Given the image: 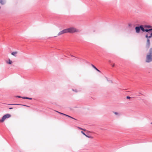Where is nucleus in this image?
<instances>
[{"mask_svg": "<svg viewBox=\"0 0 152 152\" xmlns=\"http://www.w3.org/2000/svg\"><path fill=\"white\" fill-rule=\"evenodd\" d=\"M152 61V49H150L148 54L147 55L146 62L149 63Z\"/></svg>", "mask_w": 152, "mask_h": 152, "instance_id": "nucleus-1", "label": "nucleus"}, {"mask_svg": "<svg viewBox=\"0 0 152 152\" xmlns=\"http://www.w3.org/2000/svg\"><path fill=\"white\" fill-rule=\"evenodd\" d=\"M66 29L68 33H72L75 32H79L80 31L78 29L73 27H71Z\"/></svg>", "mask_w": 152, "mask_h": 152, "instance_id": "nucleus-2", "label": "nucleus"}, {"mask_svg": "<svg viewBox=\"0 0 152 152\" xmlns=\"http://www.w3.org/2000/svg\"><path fill=\"white\" fill-rule=\"evenodd\" d=\"M11 116V115L9 114H7L4 115L2 118V119L0 120V122H3L6 118H10Z\"/></svg>", "mask_w": 152, "mask_h": 152, "instance_id": "nucleus-3", "label": "nucleus"}, {"mask_svg": "<svg viewBox=\"0 0 152 152\" xmlns=\"http://www.w3.org/2000/svg\"><path fill=\"white\" fill-rule=\"evenodd\" d=\"M68 33L67 29L63 30L62 31H60L58 34V35H60L64 33Z\"/></svg>", "mask_w": 152, "mask_h": 152, "instance_id": "nucleus-4", "label": "nucleus"}, {"mask_svg": "<svg viewBox=\"0 0 152 152\" xmlns=\"http://www.w3.org/2000/svg\"><path fill=\"white\" fill-rule=\"evenodd\" d=\"M150 44V40L149 39H147V42L146 43V47L147 48H149Z\"/></svg>", "mask_w": 152, "mask_h": 152, "instance_id": "nucleus-5", "label": "nucleus"}, {"mask_svg": "<svg viewBox=\"0 0 152 152\" xmlns=\"http://www.w3.org/2000/svg\"><path fill=\"white\" fill-rule=\"evenodd\" d=\"M136 31L137 33H139L140 30V27L137 26L135 27Z\"/></svg>", "mask_w": 152, "mask_h": 152, "instance_id": "nucleus-6", "label": "nucleus"}, {"mask_svg": "<svg viewBox=\"0 0 152 152\" xmlns=\"http://www.w3.org/2000/svg\"><path fill=\"white\" fill-rule=\"evenodd\" d=\"M18 53V52L17 51H14L12 52L11 54L13 56L15 57H16Z\"/></svg>", "mask_w": 152, "mask_h": 152, "instance_id": "nucleus-7", "label": "nucleus"}, {"mask_svg": "<svg viewBox=\"0 0 152 152\" xmlns=\"http://www.w3.org/2000/svg\"><path fill=\"white\" fill-rule=\"evenodd\" d=\"M63 115H65V116H66L68 117H69V118H72V119H73L76 120V119L75 118H73L71 116H69V115H66V114H65L64 113H63Z\"/></svg>", "mask_w": 152, "mask_h": 152, "instance_id": "nucleus-8", "label": "nucleus"}, {"mask_svg": "<svg viewBox=\"0 0 152 152\" xmlns=\"http://www.w3.org/2000/svg\"><path fill=\"white\" fill-rule=\"evenodd\" d=\"M91 66L93 67L94 69H95L96 71H98L99 72H100V71L94 65L92 64H91Z\"/></svg>", "mask_w": 152, "mask_h": 152, "instance_id": "nucleus-9", "label": "nucleus"}, {"mask_svg": "<svg viewBox=\"0 0 152 152\" xmlns=\"http://www.w3.org/2000/svg\"><path fill=\"white\" fill-rule=\"evenodd\" d=\"M22 98H23V99H30V100H31L32 99V98H29V97H25V96L23 97H22Z\"/></svg>", "mask_w": 152, "mask_h": 152, "instance_id": "nucleus-10", "label": "nucleus"}, {"mask_svg": "<svg viewBox=\"0 0 152 152\" xmlns=\"http://www.w3.org/2000/svg\"><path fill=\"white\" fill-rule=\"evenodd\" d=\"M0 3L1 4H4L5 3V1L4 0H0Z\"/></svg>", "mask_w": 152, "mask_h": 152, "instance_id": "nucleus-11", "label": "nucleus"}, {"mask_svg": "<svg viewBox=\"0 0 152 152\" xmlns=\"http://www.w3.org/2000/svg\"><path fill=\"white\" fill-rule=\"evenodd\" d=\"M140 30H141L142 31L144 32L145 31V30L142 26H140Z\"/></svg>", "mask_w": 152, "mask_h": 152, "instance_id": "nucleus-12", "label": "nucleus"}, {"mask_svg": "<svg viewBox=\"0 0 152 152\" xmlns=\"http://www.w3.org/2000/svg\"><path fill=\"white\" fill-rule=\"evenodd\" d=\"M7 63L9 64H11L12 63V61L10 59H9L8 61H7Z\"/></svg>", "mask_w": 152, "mask_h": 152, "instance_id": "nucleus-13", "label": "nucleus"}, {"mask_svg": "<svg viewBox=\"0 0 152 152\" xmlns=\"http://www.w3.org/2000/svg\"><path fill=\"white\" fill-rule=\"evenodd\" d=\"M113 113L116 115H117L118 116H119L120 115V114L117 112H113Z\"/></svg>", "mask_w": 152, "mask_h": 152, "instance_id": "nucleus-14", "label": "nucleus"}, {"mask_svg": "<svg viewBox=\"0 0 152 152\" xmlns=\"http://www.w3.org/2000/svg\"><path fill=\"white\" fill-rule=\"evenodd\" d=\"M152 30V28L149 29H146L145 30V31L146 32H148L149 31H151Z\"/></svg>", "mask_w": 152, "mask_h": 152, "instance_id": "nucleus-15", "label": "nucleus"}, {"mask_svg": "<svg viewBox=\"0 0 152 152\" xmlns=\"http://www.w3.org/2000/svg\"><path fill=\"white\" fill-rule=\"evenodd\" d=\"M105 77L106 79L107 80V81L110 82H111V83H112V80H109L108 78L107 77Z\"/></svg>", "mask_w": 152, "mask_h": 152, "instance_id": "nucleus-16", "label": "nucleus"}, {"mask_svg": "<svg viewBox=\"0 0 152 152\" xmlns=\"http://www.w3.org/2000/svg\"><path fill=\"white\" fill-rule=\"evenodd\" d=\"M86 137L89 138H91V139L93 138V137L91 136H88V135H86Z\"/></svg>", "mask_w": 152, "mask_h": 152, "instance_id": "nucleus-17", "label": "nucleus"}, {"mask_svg": "<svg viewBox=\"0 0 152 152\" xmlns=\"http://www.w3.org/2000/svg\"><path fill=\"white\" fill-rule=\"evenodd\" d=\"M72 90L75 92H78V91L76 89H72Z\"/></svg>", "mask_w": 152, "mask_h": 152, "instance_id": "nucleus-18", "label": "nucleus"}, {"mask_svg": "<svg viewBox=\"0 0 152 152\" xmlns=\"http://www.w3.org/2000/svg\"><path fill=\"white\" fill-rule=\"evenodd\" d=\"M13 105H23L26 107H28L29 106L27 105H22V104H13Z\"/></svg>", "mask_w": 152, "mask_h": 152, "instance_id": "nucleus-19", "label": "nucleus"}, {"mask_svg": "<svg viewBox=\"0 0 152 152\" xmlns=\"http://www.w3.org/2000/svg\"><path fill=\"white\" fill-rule=\"evenodd\" d=\"M151 37H152V33H151L150 36H148V38H151Z\"/></svg>", "mask_w": 152, "mask_h": 152, "instance_id": "nucleus-20", "label": "nucleus"}, {"mask_svg": "<svg viewBox=\"0 0 152 152\" xmlns=\"http://www.w3.org/2000/svg\"><path fill=\"white\" fill-rule=\"evenodd\" d=\"M78 128L79 129H81V130H84V131H85V130H86V129H82V128H80V127H78Z\"/></svg>", "mask_w": 152, "mask_h": 152, "instance_id": "nucleus-21", "label": "nucleus"}, {"mask_svg": "<svg viewBox=\"0 0 152 152\" xmlns=\"http://www.w3.org/2000/svg\"><path fill=\"white\" fill-rule=\"evenodd\" d=\"M56 112L58 113H59L60 114H62V115H63V113H61L60 112H59L58 111H55Z\"/></svg>", "mask_w": 152, "mask_h": 152, "instance_id": "nucleus-22", "label": "nucleus"}, {"mask_svg": "<svg viewBox=\"0 0 152 152\" xmlns=\"http://www.w3.org/2000/svg\"><path fill=\"white\" fill-rule=\"evenodd\" d=\"M15 97H18V98H22L23 97H21L20 96H15Z\"/></svg>", "mask_w": 152, "mask_h": 152, "instance_id": "nucleus-23", "label": "nucleus"}, {"mask_svg": "<svg viewBox=\"0 0 152 152\" xmlns=\"http://www.w3.org/2000/svg\"><path fill=\"white\" fill-rule=\"evenodd\" d=\"M145 27L150 28V26H149L146 25L145 26Z\"/></svg>", "mask_w": 152, "mask_h": 152, "instance_id": "nucleus-24", "label": "nucleus"}, {"mask_svg": "<svg viewBox=\"0 0 152 152\" xmlns=\"http://www.w3.org/2000/svg\"><path fill=\"white\" fill-rule=\"evenodd\" d=\"M81 132L85 136H86V134L83 131H82Z\"/></svg>", "mask_w": 152, "mask_h": 152, "instance_id": "nucleus-25", "label": "nucleus"}, {"mask_svg": "<svg viewBox=\"0 0 152 152\" xmlns=\"http://www.w3.org/2000/svg\"><path fill=\"white\" fill-rule=\"evenodd\" d=\"M126 98L127 99H130L131 98V97L129 96H126Z\"/></svg>", "mask_w": 152, "mask_h": 152, "instance_id": "nucleus-26", "label": "nucleus"}, {"mask_svg": "<svg viewBox=\"0 0 152 152\" xmlns=\"http://www.w3.org/2000/svg\"><path fill=\"white\" fill-rule=\"evenodd\" d=\"M111 66H112L113 67H114V66H115V64H114L113 65H111Z\"/></svg>", "mask_w": 152, "mask_h": 152, "instance_id": "nucleus-27", "label": "nucleus"}, {"mask_svg": "<svg viewBox=\"0 0 152 152\" xmlns=\"http://www.w3.org/2000/svg\"><path fill=\"white\" fill-rule=\"evenodd\" d=\"M145 37L147 38H148V36L147 35H146V36H145Z\"/></svg>", "mask_w": 152, "mask_h": 152, "instance_id": "nucleus-28", "label": "nucleus"}, {"mask_svg": "<svg viewBox=\"0 0 152 152\" xmlns=\"http://www.w3.org/2000/svg\"><path fill=\"white\" fill-rule=\"evenodd\" d=\"M13 109V108L12 107H10L9 108V109Z\"/></svg>", "mask_w": 152, "mask_h": 152, "instance_id": "nucleus-29", "label": "nucleus"}, {"mask_svg": "<svg viewBox=\"0 0 152 152\" xmlns=\"http://www.w3.org/2000/svg\"><path fill=\"white\" fill-rule=\"evenodd\" d=\"M109 62L110 63L111 62V61H109Z\"/></svg>", "mask_w": 152, "mask_h": 152, "instance_id": "nucleus-30", "label": "nucleus"}, {"mask_svg": "<svg viewBox=\"0 0 152 152\" xmlns=\"http://www.w3.org/2000/svg\"><path fill=\"white\" fill-rule=\"evenodd\" d=\"M139 94H141L140 93H139Z\"/></svg>", "mask_w": 152, "mask_h": 152, "instance_id": "nucleus-31", "label": "nucleus"}, {"mask_svg": "<svg viewBox=\"0 0 152 152\" xmlns=\"http://www.w3.org/2000/svg\"><path fill=\"white\" fill-rule=\"evenodd\" d=\"M151 124H152V122L151 123Z\"/></svg>", "mask_w": 152, "mask_h": 152, "instance_id": "nucleus-32", "label": "nucleus"}, {"mask_svg": "<svg viewBox=\"0 0 152 152\" xmlns=\"http://www.w3.org/2000/svg\"><path fill=\"white\" fill-rule=\"evenodd\" d=\"M151 49H152V48H151Z\"/></svg>", "mask_w": 152, "mask_h": 152, "instance_id": "nucleus-33", "label": "nucleus"}]
</instances>
